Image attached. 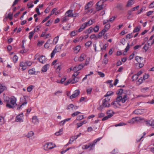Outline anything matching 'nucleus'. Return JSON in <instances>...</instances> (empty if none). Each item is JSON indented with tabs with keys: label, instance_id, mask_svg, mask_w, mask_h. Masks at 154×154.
Segmentation results:
<instances>
[{
	"label": "nucleus",
	"instance_id": "28",
	"mask_svg": "<svg viewBox=\"0 0 154 154\" xmlns=\"http://www.w3.org/2000/svg\"><path fill=\"white\" fill-rule=\"evenodd\" d=\"M143 79L142 77H140L138 81L136 82V84L137 85H139L143 83Z\"/></svg>",
	"mask_w": 154,
	"mask_h": 154
},
{
	"label": "nucleus",
	"instance_id": "18",
	"mask_svg": "<svg viewBox=\"0 0 154 154\" xmlns=\"http://www.w3.org/2000/svg\"><path fill=\"white\" fill-rule=\"evenodd\" d=\"M93 31V28L92 27H90L88 29L86 30L84 32L85 33L88 34L91 33Z\"/></svg>",
	"mask_w": 154,
	"mask_h": 154
},
{
	"label": "nucleus",
	"instance_id": "50",
	"mask_svg": "<svg viewBox=\"0 0 154 154\" xmlns=\"http://www.w3.org/2000/svg\"><path fill=\"white\" fill-rule=\"evenodd\" d=\"M77 68H78V70H80L82 69L84 67L83 64H81L79 65V66H76Z\"/></svg>",
	"mask_w": 154,
	"mask_h": 154
},
{
	"label": "nucleus",
	"instance_id": "27",
	"mask_svg": "<svg viewBox=\"0 0 154 154\" xmlns=\"http://www.w3.org/2000/svg\"><path fill=\"white\" fill-rule=\"evenodd\" d=\"M134 3V0H129L127 5L128 7L131 6Z\"/></svg>",
	"mask_w": 154,
	"mask_h": 154
},
{
	"label": "nucleus",
	"instance_id": "33",
	"mask_svg": "<svg viewBox=\"0 0 154 154\" xmlns=\"http://www.w3.org/2000/svg\"><path fill=\"white\" fill-rule=\"evenodd\" d=\"M92 90V88L90 87H89L88 88H87L86 89V91L87 94H91Z\"/></svg>",
	"mask_w": 154,
	"mask_h": 154
},
{
	"label": "nucleus",
	"instance_id": "7",
	"mask_svg": "<svg viewBox=\"0 0 154 154\" xmlns=\"http://www.w3.org/2000/svg\"><path fill=\"white\" fill-rule=\"evenodd\" d=\"M79 79L78 77H72V79L64 83V85H67L70 83L72 84H74L79 81Z\"/></svg>",
	"mask_w": 154,
	"mask_h": 154
},
{
	"label": "nucleus",
	"instance_id": "48",
	"mask_svg": "<svg viewBox=\"0 0 154 154\" xmlns=\"http://www.w3.org/2000/svg\"><path fill=\"white\" fill-rule=\"evenodd\" d=\"M145 124L148 126H151V121L150 120L146 121H145Z\"/></svg>",
	"mask_w": 154,
	"mask_h": 154
},
{
	"label": "nucleus",
	"instance_id": "40",
	"mask_svg": "<svg viewBox=\"0 0 154 154\" xmlns=\"http://www.w3.org/2000/svg\"><path fill=\"white\" fill-rule=\"evenodd\" d=\"M57 10V8H54L51 11L50 15L51 16V15H53L54 14H55V15H56L57 14V12H56Z\"/></svg>",
	"mask_w": 154,
	"mask_h": 154
},
{
	"label": "nucleus",
	"instance_id": "61",
	"mask_svg": "<svg viewBox=\"0 0 154 154\" xmlns=\"http://www.w3.org/2000/svg\"><path fill=\"white\" fill-rule=\"evenodd\" d=\"M25 62L26 63V66H31L32 64V62L30 61H27Z\"/></svg>",
	"mask_w": 154,
	"mask_h": 154
},
{
	"label": "nucleus",
	"instance_id": "46",
	"mask_svg": "<svg viewBox=\"0 0 154 154\" xmlns=\"http://www.w3.org/2000/svg\"><path fill=\"white\" fill-rule=\"evenodd\" d=\"M92 43L91 41H88L85 43V45L86 47H89L91 45Z\"/></svg>",
	"mask_w": 154,
	"mask_h": 154
},
{
	"label": "nucleus",
	"instance_id": "54",
	"mask_svg": "<svg viewBox=\"0 0 154 154\" xmlns=\"http://www.w3.org/2000/svg\"><path fill=\"white\" fill-rule=\"evenodd\" d=\"M123 92V90L122 89H119L117 91L116 94L118 95H121L122 94Z\"/></svg>",
	"mask_w": 154,
	"mask_h": 154
},
{
	"label": "nucleus",
	"instance_id": "63",
	"mask_svg": "<svg viewBox=\"0 0 154 154\" xmlns=\"http://www.w3.org/2000/svg\"><path fill=\"white\" fill-rule=\"evenodd\" d=\"M115 17H112L109 18V19L108 20V22L109 23L110 22H112L115 19Z\"/></svg>",
	"mask_w": 154,
	"mask_h": 154
},
{
	"label": "nucleus",
	"instance_id": "14",
	"mask_svg": "<svg viewBox=\"0 0 154 154\" xmlns=\"http://www.w3.org/2000/svg\"><path fill=\"white\" fill-rule=\"evenodd\" d=\"M39 61L42 63H45L46 61L45 57L44 56L42 55L38 58Z\"/></svg>",
	"mask_w": 154,
	"mask_h": 154
},
{
	"label": "nucleus",
	"instance_id": "47",
	"mask_svg": "<svg viewBox=\"0 0 154 154\" xmlns=\"http://www.w3.org/2000/svg\"><path fill=\"white\" fill-rule=\"evenodd\" d=\"M84 118V116L82 115H79L76 118V120H81Z\"/></svg>",
	"mask_w": 154,
	"mask_h": 154
},
{
	"label": "nucleus",
	"instance_id": "34",
	"mask_svg": "<svg viewBox=\"0 0 154 154\" xmlns=\"http://www.w3.org/2000/svg\"><path fill=\"white\" fill-rule=\"evenodd\" d=\"M135 59L138 63L140 62H141V60H143V58L142 57L137 56L135 57Z\"/></svg>",
	"mask_w": 154,
	"mask_h": 154
},
{
	"label": "nucleus",
	"instance_id": "19",
	"mask_svg": "<svg viewBox=\"0 0 154 154\" xmlns=\"http://www.w3.org/2000/svg\"><path fill=\"white\" fill-rule=\"evenodd\" d=\"M84 39V37L83 36H80L79 38H77L74 39L73 41V42L75 43H76L81 41Z\"/></svg>",
	"mask_w": 154,
	"mask_h": 154
},
{
	"label": "nucleus",
	"instance_id": "8",
	"mask_svg": "<svg viewBox=\"0 0 154 154\" xmlns=\"http://www.w3.org/2000/svg\"><path fill=\"white\" fill-rule=\"evenodd\" d=\"M66 15L68 17H76L77 16L78 14H74L73 11L71 10H69L66 13Z\"/></svg>",
	"mask_w": 154,
	"mask_h": 154
},
{
	"label": "nucleus",
	"instance_id": "24",
	"mask_svg": "<svg viewBox=\"0 0 154 154\" xmlns=\"http://www.w3.org/2000/svg\"><path fill=\"white\" fill-rule=\"evenodd\" d=\"M114 113L113 111L112 110H109L107 112V115L110 118L113 116Z\"/></svg>",
	"mask_w": 154,
	"mask_h": 154
},
{
	"label": "nucleus",
	"instance_id": "41",
	"mask_svg": "<svg viewBox=\"0 0 154 154\" xmlns=\"http://www.w3.org/2000/svg\"><path fill=\"white\" fill-rule=\"evenodd\" d=\"M99 27L98 25H96L93 28V31L95 32H97L99 30Z\"/></svg>",
	"mask_w": 154,
	"mask_h": 154
},
{
	"label": "nucleus",
	"instance_id": "25",
	"mask_svg": "<svg viewBox=\"0 0 154 154\" xmlns=\"http://www.w3.org/2000/svg\"><path fill=\"white\" fill-rule=\"evenodd\" d=\"M150 46V45L148 42L145 45L143 49L145 50V52H146L148 50Z\"/></svg>",
	"mask_w": 154,
	"mask_h": 154
},
{
	"label": "nucleus",
	"instance_id": "51",
	"mask_svg": "<svg viewBox=\"0 0 154 154\" xmlns=\"http://www.w3.org/2000/svg\"><path fill=\"white\" fill-rule=\"evenodd\" d=\"M110 25L109 23L106 24L104 26V29H105L106 31H108L109 29Z\"/></svg>",
	"mask_w": 154,
	"mask_h": 154
},
{
	"label": "nucleus",
	"instance_id": "10",
	"mask_svg": "<svg viewBox=\"0 0 154 154\" xmlns=\"http://www.w3.org/2000/svg\"><path fill=\"white\" fill-rule=\"evenodd\" d=\"M111 105L114 108L119 107L121 105L119 101H117V98L116 101L111 103Z\"/></svg>",
	"mask_w": 154,
	"mask_h": 154
},
{
	"label": "nucleus",
	"instance_id": "58",
	"mask_svg": "<svg viewBox=\"0 0 154 154\" xmlns=\"http://www.w3.org/2000/svg\"><path fill=\"white\" fill-rule=\"evenodd\" d=\"M66 79V77H64L61 79L60 81L59 82H58V83L62 84L63 83V82Z\"/></svg>",
	"mask_w": 154,
	"mask_h": 154
},
{
	"label": "nucleus",
	"instance_id": "44",
	"mask_svg": "<svg viewBox=\"0 0 154 154\" xmlns=\"http://www.w3.org/2000/svg\"><path fill=\"white\" fill-rule=\"evenodd\" d=\"M12 59L14 62L15 63L17 61L18 59V57L16 55H14L12 58Z\"/></svg>",
	"mask_w": 154,
	"mask_h": 154
},
{
	"label": "nucleus",
	"instance_id": "12",
	"mask_svg": "<svg viewBox=\"0 0 154 154\" xmlns=\"http://www.w3.org/2000/svg\"><path fill=\"white\" fill-rule=\"evenodd\" d=\"M23 113H21L20 114L17 115L16 118V121L17 122H23Z\"/></svg>",
	"mask_w": 154,
	"mask_h": 154
},
{
	"label": "nucleus",
	"instance_id": "37",
	"mask_svg": "<svg viewBox=\"0 0 154 154\" xmlns=\"http://www.w3.org/2000/svg\"><path fill=\"white\" fill-rule=\"evenodd\" d=\"M134 121L140 122V121L143 120V119L139 117H135L134 118Z\"/></svg>",
	"mask_w": 154,
	"mask_h": 154
},
{
	"label": "nucleus",
	"instance_id": "21",
	"mask_svg": "<svg viewBox=\"0 0 154 154\" xmlns=\"http://www.w3.org/2000/svg\"><path fill=\"white\" fill-rule=\"evenodd\" d=\"M57 46H56L54 50L52 51V53L51 54V58L54 57L55 54L58 51L57 49Z\"/></svg>",
	"mask_w": 154,
	"mask_h": 154
},
{
	"label": "nucleus",
	"instance_id": "42",
	"mask_svg": "<svg viewBox=\"0 0 154 154\" xmlns=\"http://www.w3.org/2000/svg\"><path fill=\"white\" fill-rule=\"evenodd\" d=\"M138 76L136 74L134 75L132 77V81H136L138 79Z\"/></svg>",
	"mask_w": 154,
	"mask_h": 154
},
{
	"label": "nucleus",
	"instance_id": "35",
	"mask_svg": "<svg viewBox=\"0 0 154 154\" xmlns=\"http://www.w3.org/2000/svg\"><path fill=\"white\" fill-rule=\"evenodd\" d=\"M113 94V92L112 91H108L106 94L105 95L104 97H110L109 96L112 95Z\"/></svg>",
	"mask_w": 154,
	"mask_h": 154
},
{
	"label": "nucleus",
	"instance_id": "2",
	"mask_svg": "<svg viewBox=\"0 0 154 154\" xmlns=\"http://www.w3.org/2000/svg\"><path fill=\"white\" fill-rule=\"evenodd\" d=\"M110 99V97H106L103 100L102 105L98 107V109L101 110L104 107H109L110 106V105L109 103V101Z\"/></svg>",
	"mask_w": 154,
	"mask_h": 154
},
{
	"label": "nucleus",
	"instance_id": "59",
	"mask_svg": "<svg viewBox=\"0 0 154 154\" xmlns=\"http://www.w3.org/2000/svg\"><path fill=\"white\" fill-rule=\"evenodd\" d=\"M97 73H98V75H99L101 77L103 78V77H104L105 76L104 74L102 72H98Z\"/></svg>",
	"mask_w": 154,
	"mask_h": 154
},
{
	"label": "nucleus",
	"instance_id": "60",
	"mask_svg": "<svg viewBox=\"0 0 154 154\" xmlns=\"http://www.w3.org/2000/svg\"><path fill=\"white\" fill-rule=\"evenodd\" d=\"M81 112L79 111H77L72 114V117H74L75 116L78 115Z\"/></svg>",
	"mask_w": 154,
	"mask_h": 154
},
{
	"label": "nucleus",
	"instance_id": "15",
	"mask_svg": "<svg viewBox=\"0 0 154 154\" xmlns=\"http://www.w3.org/2000/svg\"><path fill=\"white\" fill-rule=\"evenodd\" d=\"M57 60H55L53 61L51 64V65L53 66L54 68L56 69H58V63H57Z\"/></svg>",
	"mask_w": 154,
	"mask_h": 154
},
{
	"label": "nucleus",
	"instance_id": "62",
	"mask_svg": "<svg viewBox=\"0 0 154 154\" xmlns=\"http://www.w3.org/2000/svg\"><path fill=\"white\" fill-rule=\"evenodd\" d=\"M134 118H133L131 119L128 120V122L129 123L132 124L134 123Z\"/></svg>",
	"mask_w": 154,
	"mask_h": 154
},
{
	"label": "nucleus",
	"instance_id": "55",
	"mask_svg": "<svg viewBox=\"0 0 154 154\" xmlns=\"http://www.w3.org/2000/svg\"><path fill=\"white\" fill-rule=\"evenodd\" d=\"M67 17L66 16L63 17L61 19V21L63 22H66L67 20H68V19L67 18Z\"/></svg>",
	"mask_w": 154,
	"mask_h": 154
},
{
	"label": "nucleus",
	"instance_id": "49",
	"mask_svg": "<svg viewBox=\"0 0 154 154\" xmlns=\"http://www.w3.org/2000/svg\"><path fill=\"white\" fill-rule=\"evenodd\" d=\"M146 133L145 132H144L143 133V135L141 136V137H140L139 138H138L137 139V142H139L144 137V136L145 135Z\"/></svg>",
	"mask_w": 154,
	"mask_h": 154
},
{
	"label": "nucleus",
	"instance_id": "56",
	"mask_svg": "<svg viewBox=\"0 0 154 154\" xmlns=\"http://www.w3.org/2000/svg\"><path fill=\"white\" fill-rule=\"evenodd\" d=\"M132 33L127 34L126 36V38L130 39L133 37Z\"/></svg>",
	"mask_w": 154,
	"mask_h": 154
},
{
	"label": "nucleus",
	"instance_id": "31",
	"mask_svg": "<svg viewBox=\"0 0 154 154\" xmlns=\"http://www.w3.org/2000/svg\"><path fill=\"white\" fill-rule=\"evenodd\" d=\"M29 73L31 75L35 74V69L34 68L31 69L28 71Z\"/></svg>",
	"mask_w": 154,
	"mask_h": 154
},
{
	"label": "nucleus",
	"instance_id": "6",
	"mask_svg": "<svg viewBox=\"0 0 154 154\" xmlns=\"http://www.w3.org/2000/svg\"><path fill=\"white\" fill-rule=\"evenodd\" d=\"M86 57V55L85 53H82L79 57H75L74 58V60L75 61H82L84 60L85 58Z\"/></svg>",
	"mask_w": 154,
	"mask_h": 154
},
{
	"label": "nucleus",
	"instance_id": "39",
	"mask_svg": "<svg viewBox=\"0 0 154 154\" xmlns=\"http://www.w3.org/2000/svg\"><path fill=\"white\" fill-rule=\"evenodd\" d=\"M87 26H90L93 23V21L91 20H89L88 22L85 23Z\"/></svg>",
	"mask_w": 154,
	"mask_h": 154
},
{
	"label": "nucleus",
	"instance_id": "36",
	"mask_svg": "<svg viewBox=\"0 0 154 154\" xmlns=\"http://www.w3.org/2000/svg\"><path fill=\"white\" fill-rule=\"evenodd\" d=\"M140 29V27L138 26L134 28L133 31L132 33H135L136 32H138L139 31Z\"/></svg>",
	"mask_w": 154,
	"mask_h": 154
},
{
	"label": "nucleus",
	"instance_id": "64",
	"mask_svg": "<svg viewBox=\"0 0 154 154\" xmlns=\"http://www.w3.org/2000/svg\"><path fill=\"white\" fill-rule=\"evenodd\" d=\"M40 27L41 26H37L34 29L33 31H35V32H38V31Z\"/></svg>",
	"mask_w": 154,
	"mask_h": 154
},
{
	"label": "nucleus",
	"instance_id": "29",
	"mask_svg": "<svg viewBox=\"0 0 154 154\" xmlns=\"http://www.w3.org/2000/svg\"><path fill=\"white\" fill-rule=\"evenodd\" d=\"M76 139H77L75 136L71 137L69 139V143L70 144H72L74 141Z\"/></svg>",
	"mask_w": 154,
	"mask_h": 154
},
{
	"label": "nucleus",
	"instance_id": "57",
	"mask_svg": "<svg viewBox=\"0 0 154 154\" xmlns=\"http://www.w3.org/2000/svg\"><path fill=\"white\" fill-rule=\"evenodd\" d=\"M35 31H33L29 32V38L30 39H31L32 37V36L33 35H34V33H35Z\"/></svg>",
	"mask_w": 154,
	"mask_h": 154
},
{
	"label": "nucleus",
	"instance_id": "5",
	"mask_svg": "<svg viewBox=\"0 0 154 154\" xmlns=\"http://www.w3.org/2000/svg\"><path fill=\"white\" fill-rule=\"evenodd\" d=\"M102 138V137H99L94 140L93 142L90 143L88 144V147L89 150H92L94 149L95 146L98 141H100Z\"/></svg>",
	"mask_w": 154,
	"mask_h": 154
},
{
	"label": "nucleus",
	"instance_id": "43",
	"mask_svg": "<svg viewBox=\"0 0 154 154\" xmlns=\"http://www.w3.org/2000/svg\"><path fill=\"white\" fill-rule=\"evenodd\" d=\"M108 44L106 43L103 45V47H101V45H100V46L101 47V50L103 51V50H105L106 48L108 46Z\"/></svg>",
	"mask_w": 154,
	"mask_h": 154
},
{
	"label": "nucleus",
	"instance_id": "45",
	"mask_svg": "<svg viewBox=\"0 0 154 154\" xmlns=\"http://www.w3.org/2000/svg\"><path fill=\"white\" fill-rule=\"evenodd\" d=\"M34 133L32 131H30L29 132L27 135V137L29 138L30 137H32L34 135Z\"/></svg>",
	"mask_w": 154,
	"mask_h": 154
},
{
	"label": "nucleus",
	"instance_id": "32",
	"mask_svg": "<svg viewBox=\"0 0 154 154\" xmlns=\"http://www.w3.org/2000/svg\"><path fill=\"white\" fill-rule=\"evenodd\" d=\"M107 31L105 30V29H103L101 30L100 32L99 33V35L102 36L103 35H104L105 32Z\"/></svg>",
	"mask_w": 154,
	"mask_h": 154
},
{
	"label": "nucleus",
	"instance_id": "53",
	"mask_svg": "<svg viewBox=\"0 0 154 154\" xmlns=\"http://www.w3.org/2000/svg\"><path fill=\"white\" fill-rule=\"evenodd\" d=\"M12 14H11V13H9L8 15V16L7 17H5L6 18H9L10 20H11L12 19Z\"/></svg>",
	"mask_w": 154,
	"mask_h": 154
},
{
	"label": "nucleus",
	"instance_id": "4",
	"mask_svg": "<svg viewBox=\"0 0 154 154\" xmlns=\"http://www.w3.org/2000/svg\"><path fill=\"white\" fill-rule=\"evenodd\" d=\"M118 101L120 103L122 102V103H125L128 99V95L126 94H124L122 96L119 95L116 98Z\"/></svg>",
	"mask_w": 154,
	"mask_h": 154
},
{
	"label": "nucleus",
	"instance_id": "22",
	"mask_svg": "<svg viewBox=\"0 0 154 154\" xmlns=\"http://www.w3.org/2000/svg\"><path fill=\"white\" fill-rule=\"evenodd\" d=\"M49 66V64H47L45 65L44 66L42 69V72H45L47 71L48 68Z\"/></svg>",
	"mask_w": 154,
	"mask_h": 154
},
{
	"label": "nucleus",
	"instance_id": "20",
	"mask_svg": "<svg viewBox=\"0 0 154 154\" xmlns=\"http://www.w3.org/2000/svg\"><path fill=\"white\" fill-rule=\"evenodd\" d=\"M71 119L70 118H67L61 121L59 123V125H60V126L63 125H64V124L66 122L69 121Z\"/></svg>",
	"mask_w": 154,
	"mask_h": 154
},
{
	"label": "nucleus",
	"instance_id": "9",
	"mask_svg": "<svg viewBox=\"0 0 154 154\" xmlns=\"http://www.w3.org/2000/svg\"><path fill=\"white\" fill-rule=\"evenodd\" d=\"M103 2L101 1H99L96 4V9L97 11L101 10L103 7Z\"/></svg>",
	"mask_w": 154,
	"mask_h": 154
},
{
	"label": "nucleus",
	"instance_id": "3",
	"mask_svg": "<svg viewBox=\"0 0 154 154\" xmlns=\"http://www.w3.org/2000/svg\"><path fill=\"white\" fill-rule=\"evenodd\" d=\"M43 147L44 150L48 151L56 147V145L53 143L48 142L44 144Z\"/></svg>",
	"mask_w": 154,
	"mask_h": 154
},
{
	"label": "nucleus",
	"instance_id": "26",
	"mask_svg": "<svg viewBox=\"0 0 154 154\" xmlns=\"http://www.w3.org/2000/svg\"><path fill=\"white\" fill-rule=\"evenodd\" d=\"M93 5V2H88L85 6V9H88L90 8Z\"/></svg>",
	"mask_w": 154,
	"mask_h": 154
},
{
	"label": "nucleus",
	"instance_id": "38",
	"mask_svg": "<svg viewBox=\"0 0 154 154\" xmlns=\"http://www.w3.org/2000/svg\"><path fill=\"white\" fill-rule=\"evenodd\" d=\"M34 88V86L32 85H31L29 86L28 87L27 89V91L29 92H31L32 91V89Z\"/></svg>",
	"mask_w": 154,
	"mask_h": 154
},
{
	"label": "nucleus",
	"instance_id": "11",
	"mask_svg": "<svg viewBox=\"0 0 154 154\" xmlns=\"http://www.w3.org/2000/svg\"><path fill=\"white\" fill-rule=\"evenodd\" d=\"M80 91L79 90H77L75 91L73 94L70 96V98L72 99L76 97L79 94Z\"/></svg>",
	"mask_w": 154,
	"mask_h": 154
},
{
	"label": "nucleus",
	"instance_id": "52",
	"mask_svg": "<svg viewBox=\"0 0 154 154\" xmlns=\"http://www.w3.org/2000/svg\"><path fill=\"white\" fill-rule=\"evenodd\" d=\"M127 125L126 123H125L123 122H121L118 124H116L115 125V126L118 127V126H122L123 125Z\"/></svg>",
	"mask_w": 154,
	"mask_h": 154
},
{
	"label": "nucleus",
	"instance_id": "30",
	"mask_svg": "<svg viewBox=\"0 0 154 154\" xmlns=\"http://www.w3.org/2000/svg\"><path fill=\"white\" fill-rule=\"evenodd\" d=\"M81 49V46L79 45L77 46L74 48V51L76 53H78Z\"/></svg>",
	"mask_w": 154,
	"mask_h": 154
},
{
	"label": "nucleus",
	"instance_id": "23",
	"mask_svg": "<svg viewBox=\"0 0 154 154\" xmlns=\"http://www.w3.org/2000/svg\"><path fill=\"white\" fill-rule=\"evenodd\" d=\"M133 113L136 114H141L142 113V111L141 109H136L133 111Z\"/></svg>",
	"mask_w": 154,
	"mask_h": 154
},
{
	"label": "nucleus",
	"instance_id": "16",
	"mask_svg": "<svg viewBox=\"0 0 154 154\" xmlns=\"http://www.w3.org/2000/svg\"><path fill=\"white\" fill-rule=\"evenodd\" d=\"M20 66L22 67V69L24 71L26 69V66L25 62H22L20 63Z\"/></svg>",
	"mask_w": 154,
	"mask_h": 154
},
{
	"label": "nucleus",
	"instance_id": "13",
	"mask_svg": "<svg viewBox=\"0 0 154 154\" xmlns=\"http://www.w3.org/2000/svg\"><path fill=\"white\" fill-rule=\"evenodd\" d=\"M25 96L24 97V99H25L24 102L20 106H18L17 107V109L18 110L21 109L24 107L26 104L27 103V101L26 100Z\"/></svg>",
	"mask_w": 154,
	"mask_h": 154
},
{
	"label": "nucleus",
	"instance_id": "1",
	"mask_svg": "<svg viewBox=\"0 0 154 154\" xmlns=\"http://www.w3.org/2000/svg\"><path fill=\"white\" fill-rule=\"evenodd\" d=\"M4 100V102L7 108L13 109L17 106V99L14 96L11 97H6L5 98Z\"/></svg>",
	"mask_w": 154,
	"mask_h": 154
},
{
	"label": "nucleus",
	"instance_id": "17",
	"mask_svg": "<svg viewBox=\"0 0 154 154\" xmlns=\"http://www.w3.org/2000/svg\"><path fill=\"white\" fill-rule=\"evenodd\" d=\"M32 122L34 124H37L39 123V121L36 116H34L32 118Z\"/></svg>",
	"mask_w": 154,
	"mask_h": 154
}]
</instances>
